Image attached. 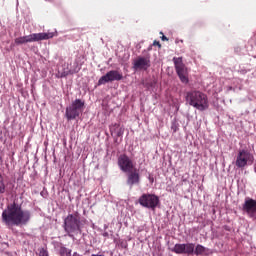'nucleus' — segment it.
I'll list each match as a JSON object with an SVG mask.
<instances>
[{
	"mask_svg": "<svg viewBox=\"0 0 256 256\" xmlns=\"http://www.w3.org/2000/svg\"><path fill=\"white\" fill-rule=\"evenodd\" d=\"M2 221L8 227L27 225L31 221V212L23 210L21 205L13 202L8 204L7 208L2 212Z\"/></svg>",
	"mask_w": 256,
	"mask_h": 256,
	"instance_id": "obj_1",
	"label": "nucleus"
},
{
	"mask_svg": "<svg viewBox=\"0 0 256 256\" xmlns=\"http://www.w3.org/2000/svg\"><path fill=\"white\" fill-rule=\"evenodd\" d=\"M186 103L198 111H207L209 109V98L201 91L191 90L186 93Z\"/></svg>",
	"mask_w": 256,
	"mask_h": 256,
	"instance_id": "obj_2",
	"label": "nucleus"
},
{
	"mask_svg": "<svg viewBox=\"0 0 256 256\" xmlns=\"http://www.w3.org/2000/svg\"><path fill=\"white\" fill-rule=\"evenodd\" d=\"M207 248L203 245L198 244L195 247L194 243H186V244H175L172 248V253H176V255H193L195 253L197 256L204 255Z\"/></svg>",
	"mask_w": 256,
	"mask_h": 256,
	"instance_id": "obj_3",
	"label": "nucleus"
},
{
	"mask_svg": "<svg viewBox=\"0 0 256 256\" xmlns=\"http://www.w3.org/2000/svg\"><path fill=\"white\" fill-rule=\"evenodd\" d=\"M64 231L69 237H73V235H79V233H81V218L79 217V212L69 214L64 219Z\"/></svg>",
	"mask_w": 256,
	"mask_h": 256,
	"instance_id": "obj_4",
	"label": "nucleus"
},
{
	"mask_svg": "<svg viewBox=\"0 0 256 256\" xmlns=\"http://www.w3.org/2000/svg\"><path fill=\"white\" fill-rule=\"evenodd\" d=\"M55 34L53 32H42V33H33L27 36H21L15 38V45H25L27 43H35L37 41H47V39H53Z\"/></svg>",
	"mask_w": 256,
	"mask_h": 256,
	"instance_id": "obj_5",
	"label": "nucleus"
},
{
	"mask_svg": "<svg viewBox=\"0 0 256 256\" xmlns=\"http://www.w3.org/2000/svg\"><path fill=\"white\" fill-rule=\"evenodd\" d=\"M85 107V101L81 99H76L72 102V104L66 107V118L68 121H73V119H77L82 113Z\"/></svg>",
	"mask_w": 256,
	"mask_h": 256,
	"instance_id": "obj_6",
	"label": "nucleus"
},
{
	"mask_svg": "<svg viewBox=\"0 0 256 256\" xmlns=\"http://www.w3.org/2000/svg\"><path fill=\"white\" fill-rule=\"evenodd\" d=\"M173 63L181 83L187 85L189 83V68L183 63V57H174Z\"/></svg>",
	"mask_w": 256,
	"mask_h": 256,
	"instance_id": "obj_7",
	"label": "nucleus"
},
{
	"mask_svg": "<svg viewBox=\"0 0 256 256\" xmlns=\"http://www.w3.org/2000/svg\"><path fill=\"white\" fill-rule=\"evenodd\" d=\"M139 204L146 209L155 211L159 205V197L155 194H142L138 199Z\"/></svg>",
	"mask_w": 256,
	"mask_h": 256,
	"instance_id": "obj_8",
	"label": "nucleus"
},
{
	"mask_svg": "<svg viewBox=\"0 0 256 256\" xmlns=\"http://www.w3.org/2000/svg\"><path fill=\"white\" fill-rule=\"evenodd\" d=\"M253 161H255L253 154L243 149L238 152L235 165L239 169H243V167H247V165H253Z\"/></svg>",
	"mask_w": 256,
	"mask_h": 256,
	"instance_id": "obj_9",
	"label": "nucleus"
},
{
	"mask_svg": "<svg viewBox=\"0 0 256 256\" xmlns=\"http://www.w3.org/2000/svg\"><path fill=\"white\" fill-rule=\"evenodd\" d=\"M118 167L123 171V173H131V171L135 169V164L127 154H121L118 157Z\"/></svg>",
	"mask_w": 256,
	"mask_h": 256,
	"instance_id": "obj_10",
	"label": "nucleus"
},
{
	"mask_svg": "<svg viewBox=\"0 0 256 256\" xmlns=\"http://www.w3.org/2000/svg\"><path fill=\"white\" fill-rule=\"evenodd\" d=\"M122 79V73L117 70H111L98 80V85H105L106 83H113V81H121Z\"/></svg>",
	"mask_w": 256,
	"mask_h": 256,
	"instance_id": "obj_11",
	"label": "nucleus"
},
{
	"mask_svg": "<svg viewBox=\"0 0 256 256\" xmlns=\"http://www.w3.org/2000/svg\"><path fill=\"white\" fill-rule=\"evenodd\" d=\"M127 185H129L130 189H133V185H139L141 183V175L139 174V170L134 168L127 174Z\"/></svg>",
	"mask_w": 256,
	"mask_h": 256,
	"instance_id": "obj_12",
	"label": "nucleus"
},
{
	"mask_svg": "<svg viewBox=\"0 0 256 256\" xmlns=\"http://www.w3.org/2000/svg\"><path fill=\"white\" fill-rule=\"evenodd\" d=\"M243 211H245L249 217L256 219V200L247 199L243 204Z\"/></svg>",
	"mask_w": 256,
	"mask_h": 256,
	"instance_id": "obj_13",
	"label": "nucleus"
},
{
	"mask_svg": "<svg viewBox=\"0 0 256 256\" xmlns=\"http://www.w3.org/2000/svg\"><path fill=\"white\" fill-rule=\"evenodd\" d=\"M151 67V60L147 57H138L134 61V69H143L144 71H147Z\"/></svg>",
	"mask_w": 256,
	"mask_h": 256,
	"instance_id": "obj_14",
	"label": "nucleus"
},
{
	"mask_svg": "<svg viewBox=\"0 0 256 256\" xmlns=\"http://www.w3.org/2000/svg\"><path fill=\"white\" fill-rule=\"evenodd\" d=\"M7 191V185H5V179L0 173V195H3Z\"/></svg>",
	"mask_w": 256,
	"mask_h": 256,
	"instance_id": "obj_15",
	"label": "nucleus"
},
{
	"mask_svg": "<svg viewBox=\"0 0 256 256\" xmlns=\"http://www.w3.org/2000/svg\"><path fill=\"white\" fill-rule=\"evenodd\" d=\"M59 253L61 256H71V250L67 249L65 246L60 247Z\"/></svg>",
	"mask_w": 256,
	"mask_h": 256,
	"instance_id": "obj_16",
	"label": "nucleus"
},
{
	"mask_svg": "<svg viewBox=\"0 0 256 256\" xmlns=\"http://www.w3.org/2000/svg\"><path fill=\"white\" fill-rule=\"evenodd\" d=\"M153 46H154V47H158L159 49H161V42L155 40V41L153 42Z\"/></svg>",
	"mask_w": 256,
	"mask_h": 256,
	"instance_id": "obj_17",
	"label": "nucleus"
},
{
	"mask_svg": "<svg viewBox=\"0 0 256 256\" xmlns=\"http://www.w3.org/2000/svg\"><path fill=\"white\" fill-rule=\"evenodd\" d=\"M162 41H169V38H167L165 35L161 37Z\"/></svg>",
	"mask_w": 256,
	"mask_h": 256,
	"instance_id": "obj_18",
	"label": "nucleus"
},
{
	"mask_svg": "<svg viewBox=\"0 0 256 256\" xmlns=\"http://www.w3.org/2000/svg\"><path fill=\"white\" fill-rule=\"evenodd\" d=\"M149 181H150V183H153V181H154L153 177L149 176Z\"/></svg>",
	"mask_w": 256,
	"mask_h": 256,
	"instance_id": "obj_19",
	"label": "nucleus"
},
{
	"mask_svg": "<svg viewBox=\"0 0 256 256\" xmlns=\"http://www.w3.org/2000/svg\"><path fill=\"white\" fill-rule=\"evenodd\" d=\"M122 133L121 132H118L117 133V137H121Z\"/></svg>",
	"mask_w": 256,
	"mask_h": 256,
	"instance_id": "obj_20",
	"label": "nucleus"
},
{
	"mask_svg": "<svg viewBox=\"0 0 256 256\" xmlns=\"http://www.w3.org/2000/svg\"><path fill=\"white\" fill-rule=\"evenodd\" d=\"M148 51H151V46L148 48Z\"/></svg>",
	"mask_w": 256,
	"mask_h": 256,
	"instance_id": "obj_21",
	"label": "nucleus"
}]
</instances>
